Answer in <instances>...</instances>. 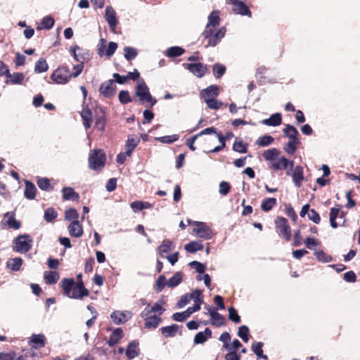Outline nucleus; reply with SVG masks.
Here are the masks:
<instances>
[{"instance_id":"obj_55","label":"nucleus","mask_w":360,"mask_h":360,"mask_svg":"<svg viewBox=\"0 0 360 360\" xmlns=\"http://www.w3.org/2000/svg\"><path fill=\"white\" fill-rule=\"evenodd\" d=\"M167 282H166V278L164 275L160 276L155 284V290L158 292H160L164 289L165 285Z\"/></svg>"},{"instance_id":"obj_35","label":"nucleus","mask_w":360,"mask_h":360,"mask_svg":"<svg viewBox=\"0 0 360 360\" xmlns=\"http://www.w3.org/2000/svg\"><path fill=\"white\" fill-rule=\"evenodd\" d=\"M162 334L165 338L174 337L179 330V326L176 324H172L169 326L162 327L160 328Z\"/></svg>"},{"instance_id":"obj_3","label":"nucleus","mask_w":360,"mask_h":360,"mask_svg":"<svg viewBox=\"0 0 360 360\" xmlns=\"http://www.w3.org/2000/svg\"><path fill=\"white\" fill-rule=\"evenodd\" d=\"M135 94L138 97V99H135V101L141 104L148 103H149V107L151 108L157 103V100L153 98L148 86L143 80L136 86Z\"/></svg>"},{"instance_id":"obj_4","label":"nucleus","mask_w":360,"mask_h":360,"mask_svg":"<svg viewBox=\"0 0 360 360\" xmlns=\"http://www.w3.org/2000/svg\"><path fill=\"white\" fill-rule=\"evenodd\" d=\"M226 31V30L224 27H220L218 30L205 28L202 34L204 39L207 40L205 47L215 46L218 44L224 37Z\"/></svg>"},{"instance_id":"obj_41","label":"nucleus","mask_w":360,"mask_h":360,"mask_svg":"<svg viewBox=\"0 0 360 360\" xmlns=\"http://www.w3.org/2000/svg\"><path fill=\"white\" fill-rule=\"evenodd\" d=\"M184 248L187 252L194 253L197 251L202 250L203 245L200 242L191 241L187 243Z\"/></svg>"},{"instance_id":"obj_10","label":"nucleus","mask_w":360,"mask_h":360,"mask_svg":"<svg viewBox=\"0 0 360 360\" xmlns=\"http://www.w3.org/2000/svg\"><path fill=\"white\" fill-rule=\"evenodd\" d=\"M31 242L32 240L30 238V236L20 235L14 240L15 246L13 250L15 252H27L31 248Z\"/></svg>"},{"instance_id":"obj_11","label":"nucleus","mask_w":360,"mask_h":360,"mask_svg":"<svg viewBox=\"0 0 360 360\" xmlns=\"http://www.w3.org/2000/svg\"><path fill=\"white\" fill-rule=\"evenodd\" d=\"M183 65L198 78L204 77L208 70L207 65L201 63H184Z\"/></svg>"},{"instance_id":"obj_38","label":"nucleus","mask_w":360,"mask_h":360,"mask_svg":"<svg viewBox=\"0 0 360 360\" xmlns=\"http://www.w3.org/2000/svg\"><path fill=\"white\" fill-rule=\"evenodd\" d=\"M25 79V75L22 72H14L11 75V77H7L5 83L8 84H20Z\"/></svg>"},{"instance_id":"obj_54","label":"nucleus","mask_w":360,"mask_h":360,"mask_svg":"<svg viewBox=\"0 0 360 360\" xmlns=\"http://www.w3.org/2000/svg\"><path fill=\"white\" fill-rule=\"evenodd\" d=\"M340 212V209L339 208H335V207H332L330 209V226L335 229L338 227V224L336 222V219L338 217V215Z\"/></svg>"},{"instance_id":"obj_9","label":"nucleus","mask_w":360,"mask_h":360,"mask_svg":"<svg viewBox=\"0 0 360 360\" xmlns=\"http://www.w3.org/2000/svg\"><path fill=\"white\" fill-rule=\"evenodd\" d=\"M194 225L195 227L193 229V231L196 234L198 237L205 240H209L212 238V231L206 224V223L202 221H195L194 222Z\"/></svg>"},{"instance_id":"obj_17","label":"nucleus","mask_w":360,"mask_h":360,"mask_svg":"<svg viewBox=\"0 0 360 360\" xmlns=\"http://www.w3.org/2000/svg\"><path fill=\"white\" fill-rule=\"evenodd\" d=\"M100 92L106 98L112 97L116 91V86L112 80H108L101 84Z\"/></svg>"},{"instance_id":"obj_37","label":"nucleus","mask_w":360,"mask_h":360,"mask_svg":"<svg viewBox=\"0 0 360 360\" xmlns=\"http://www.w3.org/2000/svg\"><path fill=\"white\" fill-rule=\"evenodd\" d=\"M110 318L112 321L117 324L124 323L127 321V317L124 312L120 311H115L110 314Z\"/></svg>"},{"instance_id":"obj_22","label":"nucleus","mask_w":360,"mask_h":360,"mask_svg":"<svg viewBox=\"0 0 360 360\" xmlns=\"http://www.w3.org/2000/svg\"><path fill=\"white\" fill-rule=\"evenodd\" d=\"M292 177L295 185L300 188L304 179V169L301 165H297L294 168Z\"/></svg>"},{"instance_id":"obj_59","label":"nucleus","mask_w":360,"mask_h":360,"mask_svg":"<svg viewBox=\"0 0 360 360\" xmlns=\"http://www.w3.org/2000/svg\"><path fill=\"white\" fill-rule=\"evenodd\" d=\"M188 295L190 299H193L195 303H200V304H201L203 302L202 292L200 290L196 289Z\"/></svg>"},{"instance_id":"obj_44","label":"nucleus","mask_w":360,"mask_h":360,"mask_svg":"<svg viewBox=\"0 0 360 360\" xmlns=\"http://www.w3.org/2000/svg\"><path fill=\"white\" fill-rule=\"evenodd\" d=\"M49 69V65L44 58H40L35 63L34 72L37 73H41L46 72Z\"/></svg>"},{"instance_id":"obj_28","label":"nucleus","mask_w":360,"mask_h":360,"mask_svg":"<svg viewBox=\"0 0 360 360\" xmlns=\"http://www.w3.org/2000/svg\"><path fill=\"white\" fill-rule=\"evenodd\" d=\"M36 193L37 188L35 185L30 181H25L24 191L25 197L28 200H33L36 197Z\"/></svg>"},{"instance_id":"obj_8","label":"nucleus","mask_w":360,"mask_h":360,"mask_svg":"<svg viewBox=\"0 0 360 360\" xmlns=\"http://www.w3.org/2000/svg\"><path fill=\"white\" fill-rule=\"evenodd\" d=\"M70 51L73 58L79 63L77 65L73 66V72H70V77L71 78L77 77L84 70V58L79 57L77 53V51H82V49H81L79 46L75 45L70 47Z\"/></svg>"},{"instance_id":"obj_36","label":"nucleus","mask_w":360,"mask_h":360,"mask_svg":"<svg viewBox=\"0 0 360 360\" xmlns=\"http://www.w3.org/2000/svg\"><path fill=\"white\" fill-rule=\"evenodd\" d=\"M277 205V200L275 198H264L261 203V209L264 212L271 210Z\"/></svg>"},{"instance_id":"obj_31","label":"nucleus","mask_w":360,"mask_h":360,"mask_svg":"<svg viewBox=\"0 0 360 360\" xmlns=\"http://www.w3.org/2000/svg\"><path fill=\"white\" fill-rule=\"evenodd\" d=\"M220 23L219 13L217 11H212L208 17V23L205 28L216 29Z\"/></svg>"},{"instance_id":"obj_46","label":"nucleus","mask_w":360,"mask_h":360,"mask_svg":"<svg viewBox=\"0 0 360 360\" xmlns=\"http://www.w3.org/2000/svg\"><path fill=\"white\" fill-rule=\"evenodd\" d=\"M182 274L181 272H176L171 277L167 283V285L169 288H174L177 286L182 281Z\"/></svg>"},{"instance_id":"obj_12","label":"nucleus","mask_w":360,"mask_h":360,"mask_svg":"<svg viewBox=\"0 0 360 360\" xmlns=\"http://www.w3.org/2000/svg\"><path fill=\"white\" fill-rule=\"evenodd\" d=\"M294 167V162L292 160H288L285 157L282 156L279 158H276V160L270 164V168L274 171L282 170L290 167L292 169Z\"/></svg>"},{"instance_id":"obj_33","label":"nucleus","mask_w":360,"mask_h":360,"mask_svg":"<svg viewBox=\"0 0 360 360\" xmlns=\"http://www.w3.org/2000/svg\"><path fill=\"white\" fill-rule=\"evenodd\" d=\"M45 282L49 285L56 284L59 278L60 274L57 271H46L44 274Z\"/></svg>"},{"instance_id":"obj_20","label":"nucleus","mask_w":360,"mask_h":360,"mask_svg":"<svg viewBox=\"0 0 360 360\" xmlns=\"http://www.w3.org/2000/svg\"><path fill=\"white\" fill-rule=\"evenodd\" d=\"M68 229L72 237L79 238L83 235V227L78 220L72 221L69 224Z\"/></svg>"},{"instance_id":"obj_62","label":"nucleus","mask_w":360,"mask_h":360,"mask_svg":"<svg viewBox=\"0 0 360 360\" xmlns=\"http://www.w3.org/2000/svg\"><path fill=\"white\" fill-rule=\"evenodd\" d=\"M264 346V343L262 342H253L252 344V352L257 356H262L263 349L262 347Z\"/></svg>"},{"instance_id":"obj_42","label":"nucleus","mask_w":360,"mask_h":360,"mask_svg":"<svg viewBox=\"0 0 360 360\" xmlns=\"http://www.w3.org/2000/svg\"><path fill=\"white\" fill-rule=\"evenodd\" d=\"M54 23H55L54 19L51 16L47 15V16H45L43 18V19L41 20V26H38L37 29V30H41V29L50 30L53 27Z\"/></svg>"},{"instance_id":"obj_29","label":"nucleus","mask_w":360,"mask_h":360,"mask_svg":"<svg viewBox=\"0 0 360 360\" xmlns=\"http://www.w3.org/2000/svg\"><path fill=\"white\" fill-rule=\"evenodd\" d=\"M232 10L235 13L241 15H247L250 17L252 14L248 6L241 1L234 5L232 8Z\"/></svg>"},{"instance_id":"obj_2","label":"nucleus","mask_w":360,"mask_h":360,"mask_svg":"<svg viewBox=\"0 0 360 360\" xmlns=\"http://www.w3.org/2000/svg\"><path fill=\"white\" fill-rule=\"evenodd\" d=\"M285 136L289 139L288 142L284 145L283 150L288 155H293L301 144L298 139L299 132L292 125L287 124L283 130Z\"/></svg>"},{"instance_id":"obj_47","label":"nucleus","mask_w":360,"mask_h":360,"mask_svg":"<svg viewBox=\"0 0 360 360\" xmlns=\"http://www.w3.org/2000/svg\"><path fill=\"white\" fill-rule=\"evenodd\" d=\"M314 254L319 262L328 263L333 260V257L330 255H327L321 250H316Z\"/></svg>"},{"instance_id":"obj_57","label":"nucleus","mask_w":360,"mask_h":360,"mask_svg":"<svg viewBox=\"0 0 360 360\" xmlns=\"http://www.w3.org/2000/svg\"><path fill=\"white\" fill-rule=\"evenodd\" d=\"M118 97L119 101L122 104H127L132 101V99L128 91H120Z\"/></svg>"},{"instance_id":"obj_7","label":"nucleus","mask_w":360,"mask_h":360,"mask_svg":"<svg viewBox=\"0 0 360 360\" xmlns=\"http://www.w3.org/2000/svg\"><path fill=\"white\" fill-rule=\"evenodd\" d=\"M51 79L56 84H67L71 79L70 72L69 68L66 66L58 67L52 73V75L51 76Z\"/></svg>"},{"instance_id":"obj_24","label":"nucleus","mask_w":360,"mask_h":360,"mask_svg":"<svg viewBox=\"0 0 360 360\" xmlns=\"http://www.w3.org/2000/svg\"><path fill=\"white\" fill-rule=\"evenodd\" d=\"M175 245L174 243L169 240H164L162 243L158 247L157 250L160 256L162 258L165 257V254L168 253L174 250Z\"/></svg>"},{"instance_id":"obj_21","label":"nucleus","mask_w":360,"mask_h":360,"mask_svg":"<svg viewBox=\"0 0 360 360\" xmlns=\"http://www.w3.org/2000/svg\"><path fill=\"white\" fill-rule=\"evenodd\" d=\"M4 219H6L5 224L8 229L15 230L19 229L21 226V223L15 218V213L13 212H8L4 215Z\"/></svg>"},{"instance_id":"obj_13","label":"nucleus","mask_w":360,"mask_h":360,"mask_svg":"<svg viewBox=\"0 0 360 360\" xmlns=\"http://www.w3.org/2000/svg\"><path fill=\"white\" fill-rule=\"evenodd\" d=\"M105 18L109 25L110 31L115 32V28L118 24V20L117 19L116 12L112 6H108L106 7Z\"/></svg>"},{"instance_id":"obj_39","label":"nucleus","mask_w":360,"mask_h":360,"mask_svg":"<svg viewBox=\"0 0 360 360\" xmlns=\"http://www.w3.org/2000/svg\"><path fill=\"white\" fill-rule=\"evenodd\" d=\"M37 184L39 188L43 191H51L53 186L51 185L50 180L46 177H38Z\"/></svg>"},{"instance_id":"obj_58","label":"nucleus","mask_w":360,"mask_h":360,"mask_svg":"<svg viewBox=\"0 0 360 360\" xmlns=\"http://www.w3.org/2000/svg\"><path fill=\"white\" fill-rule=\"evenodd\" d=\"M65 218L68 221L78 220L79 214L75 208H70L65 211Z\"/></svg>"},{"instance_id":"obj_34","label":"nucleus","mask_w":360,"mask_h":360,"mask_svg":"<svg viewBox=\"0 0 360 360\" xmlns=\"http://www.w3.org/2000/svg\"><path fill=\"white\" fill-rule=\"evenodd\" d=\"M280 151L277 148H272L264 150L262 156L266 160L269 161V164H271L278 157Z\"/></svg>"},{"instance_id":"obj_30","label":"nucleus","mask_w":360,"mask_h":360,"mask_svg":"<svg viewBox=\"0 0 360 360\" xmlns=\"http://www.w3.org/2000/svg\"><path fill=\"white\" fill-rule=\"evenodd\" d=\"M63 198L65 200H75L79 199V195L71 187H65L62 189Z\"/></svg>"},{"instance_id":"obj_32","label":"nucleus","mask_w":360,"mask_h":360,"mask_svg":"<svg viewBox=\"0 0 360 360\" xmlns=\"http://www.w3.org/2000/svg\"><path fill=\"white\" fill-rule=\"evenodd\" d=\"M282 123V117L281 113H275L271 115L268 119L262 121V124L267 126L276 127Z\"/></svg>"},{"instance_id":"obj_53","label":"nucleus","mask_w":360,"mask_h":360,"mask_svg":"<svg viewBox=\"0 0 360 360\" xmlns=\"http://www.w3.org/2000/svg\"><path fill=\"white\" fill-rule=\"evenodd\" d=\"M179 139V135L174 134L171 136H160V137H156L155 140L160 141L162 143H167L170 144Z\"/></svg>"},{"instance_id":"obj_26","label":"nucleus","mask_w":360,"mask_h":360,"mask_svg":"<svg viewBox=\"0 0 360 360\" xmlns=\"http://www.w3.org/2000/svg\"><path fill=\"white\" fill-rule=\"evenodd\" d=\"M80 115L84 121V126L85 129H89L92 122V112L87 105L83 106Z\"/></svg>"},{"instance_id":"obj_60","label":"nucleus","mask_w":360,"mask_h":360,"mask_svg":"<svg viewBox=\"0 0 360 360\" xmlns=\"http://www.w3.org/2000/svg\"><path fill=\"white\" fill-rule=\"evenodd\" d=\"M229 319L236 323L240 322V316L238 314L237 311L233 307L229 309Z\"/></svg>"},{"instance_id":"obj_5","label":"nucleus","mask_w":360,"mask_h":360,"mask_svg":"<svg viewBox=\"0 0 360 360\" xmlns=\"http://www.w3.org/2000/svg\"><path fill=\"white\" fill-rule=\"evenodd\" d=\"M106 155L102 149H95L89 155L88 163L91 169L101 171L105 165Z\"/></svg>"},{"instance_id":"obj_15","label":"nucleus","mask_w":360,"mask_h":360,"mask_svg":"<svg viewBox=\"0 0 360 360\" xmlns=\"http://www.w3.org/2000/svg\"><path fill=\"white\" fill-rule=\"evenodd\" d=\"M29 345L34 349H39L45 347L46 338L44 334H33L29 339Z\"/></svg>"},{"instance_id":"obj_27","label":"nucleus","mask_w":360,"mask_h":360,"mask_svg":"<svg viewBox=\"0 0 360 360\" xmlns=\"http://www.w3.org/2000/svg\"><path fill=\"white\" fill-rule=\"evenodd\" d=\"M123 337V330L121 328H115L110 334V338L107 342L110 347H113L117 345Z\"/></svg>"},{"instance_id":"obj_51","label":"nucleus","mask_w":360,"mask_h":360,"mask_svg":"<svg viewBox=\"0 0 360 360\" xmlns=\"http://www.w3.org/2000/svg\"><path fill=\"white\" fill-rule=\"evenodd\" d=\"M58 217V213L53 207H49L44 212V219L47 222L53 221Z\"/></svg>"},{"instance_id":"obj_56","label":"nucleus","mask_w":360,"mask_h":360,"mask_svg":"<svg viewBox=\"0 0 360 360\" xmlns=\"http://www.w3.org/2000/svg\"><path fill=\"white\" fill-rule=\"evenodd\" d=\"M249 328L246 326H241L238 328V335L245 342H248L249 340Z\"/></svg>"},{"instance_id":"obj_52","label":"nucleus","mask_w":360,"mask_h":360,"mask_svg":"<svg viewBox=\"0 0 360 360\" xmlns=\"http://www.w3.org/2000/svg\"><path fill=\"white\" fill-rule=\"evenodd\" d=\"M207 107L212 110H218L222 107L223 103L214 98H207L205 101Z\"/></svg>"},{"instance_id":"obj_14","label":"nucleus","mask_w":360,"mask_h":360,"mask_svg":"<svg viewBox=\"0 0 360 360\" xmlns=\"http://www.w3.org/2000/svg\"><path fill=\"white\" fill-rule=\"evenodd\" d=\"M100 41H101V46L98 49V54L100 56H103L105 55V56L110 57V56H112L114 54V53L116 51V50L117 49V43L110 41L108 45L105 52H104V49L106 46V45H105L106 41L104 39H101L100 40Z\"/></svg>"},{"instance_id":"obj_19","label":"nucleus","mask_w":360,"mask_h":360,"mask_svg":"<svg viewBox=\"0 0 360 360\" xmlns=\"http://www.w3.org/2000/svg\"><path fill=\"white\" fill-rule=\"evenodd\" d=\"M95 127L100 131H104L106 124L105 112L101 108L96 110Z\"/></svg>"},{"instance_id":"obj_1","label":"nucleus","mask_w":360,"mask_h":360,"mask_svg":"<svg viewBox=\"0 0 360 360\" xmlns=\"http://www.w3.org/2000/svg\"><path fill=\"white\" fill-rule=\"evenodd\" d=\"M63 295L72 299H82L89 295V291L85 288L82 280L75 282L73 278H63L60 282Z\"/></svg>"},{"instance_id":"obj_48","label":"nucleus","mask_w":360,"mask_h":360,"mask_svg":"<svg viewBox=\"0 0 360 360\" xmlns=\"http://www.w3.org/2000/svg\"><path fill=\"white\" fill-rule=\"evenodd\" d=\"M233 150L240 153H245L248 150V145L243 141H238L236 139L233 145Z\"/></svg>"},{"instance_id":"obj_6","label":"nucleus","mask_w":360,"mask_h":360,"mask_svg":"<svg viewBox=\"0 0 360 360\" xmlns=\"http://www.w3.org/2000/svg\"><path fill=\"white\" fill-rule=\"evenodd\" d=\"M275 227L276 232L280 237L285 239L286 241H290L291 240V229L285 218L283 217H277L275 220Z\"/></svg>"},{"instance_id":"obj_40","label":"nucleus","mask_w":360,"mask_h":360,"mask_svg":"<svg viewBox=\"0 0 360 360\" xmlns=\"http://www.w3.org/2000/svg\"><path fill=\"white\" fill-rule=\"evenodd\" d=\"M226 70V66L219 63L214 64L212 66V73L217 79H220L225 74Z\"/></svg>"},{"instance_id":"obj_45","label":"nucleus","mask_w":360,"mask_h":360,"mask_svg":"<svg viewBox=\"0 0 360 360\" xmlns=\"http://www.w3.org/2000/svg\"><path fill=\"white\" fill-rule=\"evenodd\" d=\"M185 50L179 46H172L167 50V56L169 58H175L181 56Z\"/></svg>"},{"instance_id":"obj_18","label":"nucleus","mask_w":360,"mask_h":360,"mask_svg":"<svg viewBox=\"0 0 360 360\" xmlns=\"http://www.w3.org/2000/svg\"><path fill=\"white\" fill-rule=\"evenodd\" d=\"M200 96L205 101L207 98H214L219 94V87L216 85H210L200 91Z\"/></svg>"},{"instance_id":"obj_16","label":"nucleus","mask_w":360,"mask_h":360,"mask_svg":"<svg viewBox=\"0 0 360 360\" xmlns=\"http://www.w3.org/2000/svg\"><path fill=\"white\" fill-rule=\"evenodd\" d=\"M207 309L211 317V324L217 327L223 326L226 324V319L221 314L218 313L216 309H212L208 306Z\"/></svg>"},{"instance_id":"obj_50","label":"nucleus","mask_w":360,"mask_h":360,"mask_svg":"<svg viewBox=\"0 0 360 360\" xmlns=\"http://www.w3.org/2000/svg\"><path fill=\"white\" fill-rule=\"evenodd\" d=\"M274 141V139L273 136L270 135H264L262 136H260L257 141V144H258L259 146L265 147L267 146H269Z\"/></svg>"},{"instance_id":"obj_49","label":"nucleus","mask_w":360,"mask_h":360,"mask_svg":"<svg viewBox=\"0 0 360 360\" xmlns=\"http://www.w3.org/2000/svg\"><path fill=\"white\" fill-rule=\"evenodd\" d=\"M124 58L129 61L137 56L138 51L135 48L126 46L124 49Z\"/></svg>"},{"instance_id":"obj_25","label":"nucleus","mask_w":360,"mask_h":360,"mask_svg":"<svg viewBox=\"0 0 360 360\" xmlns=\"http://www.w3.org/2000/svg\"><path fill=\"white\" fill-rule=\"evenodd\" d=\"M212 330L209 328H206L204 331L196 333L194 337V344L199 345L205 343L208 338L212 337Z\"/></svg>"},{"instance_id":"obj_64","label":"nucleus","mask_w":360,"mask_h":360,"mask_svg":"<svg viewBox=\"0 0 360 360\" xmlns=\"http://www.w3.org/2000/svg\"><path fill=\"white\" fill-rule=\"evenodd\" d=\"M308 217L315 224H319L321 221L320 215L314 209L310 210L309 212L308 213Z\"/></svg>"},{"instance_id":"obj_61","label":"nucleus","mask_w":360,"mask_h":360,"mask_svg":"<svg viewBox=\"0 0 360 360\" xmlns=\"http://www.w3.org/2000/svg\"><path fill=\"white\" fill-rule=\"evenodd\" d=\"M219 340L222 342L224 343L223 347L226 349L229 347V342L231 341V335L228 332L223 333L219 338Z\"/></svg>"},{"instance_id":"obj_43","label":"nucleus","mask_w":360,"mask_h":360,"mask_svg":"<svg viewBox=\"0 0 360 360\" xmlns=\"http://www.w3.org/2000/svg\"><path fill=\"white\" fill-rule=\"evenodd\" d=\"M162 319L160 316H151L149 319L145 321V328H156L161 323Z\"/></svg>"},{"instance_id":"obj_63","label":"nucleus","mask_w":360,"mask_h":360,"mask_svg":"<svg viewBox=\"0 0 360 360\" xmlns=\"http://www.w3.org/2000/svg\"><path fill=\"white\" fill-rule=\"evenodd\" d=\"M231 190V185L229 182L221 181L219 184V193L222 195H226Z\"/></svg>"},{"instance_id":"obj_23","label":"nucleus","mask_w":360,"mask_h":360,"mask_svg":"<svg viewBox=\"0 0 360 360\" xmlns=\"http://www.w3.org/2000/svg\"><path fill=\"white\" fill-rule=\"evenodd\" d=\"M139 353L140 349L139 348V342L136 340L130 342L126 349V356L127 358L129 359H132L139 356Z\"/></svg>"}]
</instances>
